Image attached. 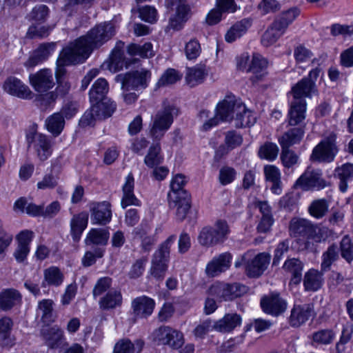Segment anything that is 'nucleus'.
Listing matches in <instances>:
<instances>
[{"instance_id": "nucleus-1", "label": "nucleus", "mask_w": 353, "mask_h": 353, "mask_svg": "<svg viewBox=\"0 0 353 353\" xmlns=\"http://www.w3.org/2000/svg\"><path fill=\"white\" fill-rule=\"evenodd\" d=\"M114 33V27L111 22L97 25L85 35L80 37L65 47L61 59L65 63L84 62L94 48L103 45Z\"/></svg>"}, {"instance_id": "nucleus-2", "label": "nucleus", "mask_w": 353, "mask_h": 353, "mask_svg": "<svg viewBox=\"0 0 353 353\" xmlns=\"http://www.w3.org/2000/svg\"><path fill=\"white\" fill-rule=\"evenodd\" d=\"M179 113V108L174 105L168 102H163L162 108L157 111L153 117L150 130L151 137L159 141L165 132L170 128L174 118Z\"/></svg>"}, {"instance_id": "nucleus-3", "label": "nucleus", "mask_w": 353, "mask_h": 353, "mask_svg": "<svg viewBox=\"0 0 353 353\" xmlns=\"http://www.w3.org/2000/svg\"><path fill=\"white\" fill-rule=\"evenodd\" d=\"M230 228L226 221L218 220L213 226L202 228L198 236L199 243L206 247L223 243L228 236Z\"/></svg>"}, {"instance_id": "nucleus-4", "label": "nucleus", "mask_w": 353, "mask_h": 353, "mask_svg": "<svg viewBox=\"0 0 353 353\" xmlns=\"http://www.w3.org/2000/svg\"><path fill=\"white\" fill-rule=\"evenodd\" d=\"M167 9L175 11L174 15L169 19L167 28L174 30H181L191 16V8L187 0H165Z\"/></svg>"}, {"instance_id": "nucleus-5", "label": "nucleus", "mask_w": 353, "mask_h": 353, "mask_svg": "<svg viewBox=\"0 0 353 353\" xmlns=\"http://www.w3.org/2000/svg\"><path fill=\"white\" fill-rule=\"evenodd\" d=\"M241 103L237 102L234 97L228 96L222 101L219 102L216 108V115L205 122L203 125L204 130H208L212 127L216 125L219 121H229L234 120L237 105Z\"/></svg>"}, {"instance_id": "nucleus-6", "label": "nucleus", "mask_w": 353, "mask_h": 353, "mask_svg": "<svg viewBox=\"0 0 353 353\" xmlns=\"http://www.w3.org/2000/svg\"><path fill=\"white\" fill-rule=\"evenodd\" d=\"M247 292V287L240 283L227 284L216 282L208 289V294L215 296L219 301H232Z\"/></svg>"}, {"instance_id": "nucleus-7", "label": "nucleus", "mask_w": 353, "mask_h": 353, "mask_svg": "<svg viewBox=\"0 0 353 353\" xmlns=\"http://www.w3.org/2000/svg\"><path fill=\"white\" fill-rule=\"evenodd\" d=\"M150 76L151 73L149 70L141 69L125 74H118L116 77V81L121 83V88L125 91L144 89L148 86V81Z\"/></svg>"}, {"instance_id": "nucleus-8", "label": "nucleus", "mask_w": 353, "mask_h": 353, "mask_svg": "<svg viewBox=\"0 0 353 353\" xmlns=\"http://www.w3.org/2000/svg\"><path fill=\"white\" fill-rule=\"evenodd\" d=\"M270 256L264 252L254 256L252 251H248L242 256L247 274L250 277L259 276L267 268Z\"/></svg>"}, {"instance_id": "nucleus-9", "label": "nucleus", "mask_w": 353, "mask_h": 353, "mask_svg": "<svg viewBox=\"0 0 353 353\" xmlns=\"http://www.w3.org/2000/svg\"><path fill=\"white\" fill-rule=\"evenodd\" d=\"M28 148L32 145L38 158L46 161L52 154V143L48 137L32 130L26 134Z\"/></svg>"}, {"instance_id": "nucleus-10", "label": "nucleus", "mask_w": 353, "mask_h": 353, "mask_svg": "<svg viewBox=\"0 0 353 353\" xmlns=\"http://www.w3.org/2000/svg\"><path fill=\"white\" fill-rule=\"evenodd\" d=\"M326 185L319 170L307 168L294 184V188L307 191L314 188L322 189Z\"/></svg>"}, {"instance_id": "nucleus-11", "label": "nucleus", "mask_w": 353, "mask_h": 353, "mask_svg": "<svg viewBox=\"0 0 353 353\" xmlns=\"http://www.w3.org/2000/svg\"><path fill=\"white\" fill-rule=\"evenodd\" d=\"M336 137L330 135L321 141L313 150L311 159L320 162H331L337 152Z\"/></svg>"}, {"instance_id": "nucleus-12", "label": "nucleus", "mask_w": 353, "mask_h": 353, "mask_svg": "<svg viewBox=\"0 0 353 353\" xmlns=\"http://www.w3.org/2000/svg\"><path fill=\"white\" fill-rule=\"evenodd\" d=\"M91 221L93 224L105 225L112 219L111 204L108 201L93 202L90 204Z\"/></svg>"}, {"instance_id": "nucleus-13", "label": "nucleus", "mask_w": 353, "mask_h": 353, "mask_svg": "<svg viewBox=\"0 0 353 353\" xmlns=\"http://www.w3.org/2000/svg\"><path fill=\"white\" fill-rule=\"evenodd\" d=\"M30 85L37 92H45L52 88L54 81L52 72L49 69H42L29 76Z\"/></svg>"}, {"instance_id": "nucleus-14", "label": "nucleus", "mask_w": 353, "mask_h": 353, "mask_svg": "<svg viewBox=\"0 0 353 353\" xmlns=\"http://www.w3.org/2000/svg\"><path fill=\"white\" fill-rule=\"evenodd\" d=\"M232 258L229 252H224L214 257L206 265V275L208 277H215L225 272L230 267Z\"/></svg>"}, {"instance_id": "nucleus-15", "label": "nucleus", "mask_w": 353, "mask_h": 353, "mask_svg": "<svg viewBox=\"0 0 353 353\" xmlns=\"http://www.w3.org/2000/svg\"><path fill=\"white\" fill-rule=\"evenodd\" d=\"M3 87L4 90L10 95L23 99H31L33 97V93L28 86L14 77H8Z\"/></svg>"}, {"instance_id": "nucleus-16", "label": "nucleus", "mask_w": 353, "mask_h": 353, "mask_svg": "<svg viewBox=\"0 0 353 353\" xmlns=\"http://www.w3.org/2000/svg\"><path fill=\"white\" fill-rule=\"evenodd\" d=\"M263 310L269 314L279 316L287 308V303L277 294H272L261 300Z\"/></svg>"}, {"instance_id": "nucleus-17", "label": "nucleus", "mask_w": 353, "mask_h": 353, "mask_svg": "<svg viewBox=\"0 0 353 353\" xmlns=\"http://www.w3.org/2000/svg\"><path fill=\"white\" fill-rule=\"evenodd\" d=\"M169 206L176 208V216L178 220L183 221L190 208V198L188 192H183L182 196L174 194H168Z\"/></svg>"}, {"instance_id": "nucleus-18", "label": "nucleus", "mask_w": 353, "mask_h": 353, "mask_svg": "<svg viewBox=\"0 0 353 353\" xmlns=\"http://www.w3.org/2000/svg\"><path fill=\"white\" fill-rule=\"evenodd\" d=\"M314 314L313 307L310 304L294 305L291 310L289 323L292 327H299Z\"/></svg>"}, {"instance_id": "nucleus-19", "label": "nucleus", "mask_w": 353, "mask_h": 353, "mask_svg": "<svg viewBox=\"0 0 353 353\" xmlns=\"http://www.w3.org/2000/svg\"><path fill=\"white\" fill-rule=\"evenodd\" d=\"M56 45L54 42L41 44L30 56L26 66L32 68L46 61L54 51Z\"/></svg>"}, {"instance_id": "nucleus-20", "label": "nucleus", "mask_w": 353, "mask_h": 353, "mask_svg": "<svg viewBox=\"0 0 353 353\" xmlns=\"http://www.w3.org/2000/svg\"><path fill=\"white\" fill-rule=\"evenodd\" d=\"M21 301V294L14 288L5 289L0 292V309L3 311L10 310L19 305Z\"/></svg>"}, {"instance_id": "nucleus-21", "label": "nucleus", "mask_w": 353, "mask_h": 353, "mask_svg": "<svg viewBox=\"0 0 353 353\" xmlns=\"http://www.w3.org/2000/svg\"><path fill=\"white\" fill-rule=\"evenodd\" d=\"M294 100H305V97H311L317 92L316 84L310 79H302L292 88Z\"/></svg>"}, {"instance_id": "nucleus-22", "label": "nucleus", "mask_w": 353, "mask_h": 353, "mask_svg": "<svg viewBox=\"0 0 353 353\" xmlns=\"http://www.w3.org/2000/svg\"><path fill=\"white\" fill-rule=\"evenodd\" d=\"M154 301L146 296L137 297L132 302L133 314L137 317H147L150 316L154 310Z\"/></svg>"}, {"instance_id": "nucleus-23", "label": "nucleus", "mask_w": 353, "mask_h": 353, "mask_svg": "<svg viewBox=\"0 0 353 353\" xmlns=\"http://www.w3.org/2000/svg\"><path fill=\"white\" fill-rule=\"evenodd\" d=\"M88 223V213L81 212L74 214L70 220V234L74 242H78Z\"/></svg>"}, {"instance_id": "nucleus-24", "label": "nucleus", "mask_w": 353, "mask_h": 353, "mask_svg": "<svg viewBox=\"0 0 353 353\" xmlns=\"http://www.w3.org/2000/svg\"><path fill=\"white\" fill-rule=\"evenodd\" d=\"M41 335L46 345L52 349L61 347L64 341L63 332L57 325L42 329Z\"/></svg>"}, {"instance_id": "nucleus-25", "label": "nucleus", "mask_w": 353, "mask_h": 353, "mask_svg": "<svg viewBox=\"0 0 353 353\" xmlns=\"http://www.w3.org/2000/svg\"><path fill=\"white\" fill-rule=\"evenodd\" d=\"M123 47L124 43L119 41L112 50L108 65V69L111 72H116L122 70L124 66L127 67L128 63L124 57Z\"/></svg>"}, {"instance_id": "nucleus-26", "label": "nucleus", "mask_w": 353, "mask_h": 353, "mask_svg": "<svg viewBox=\"0 0 353 353\" xmlns=\"http://www.w3.org/2000/svg\"><path fill=\"white\" fill-rule=\"evenodd\" d=\"M241 323V317L236 313L226 314L222 319L214 321L213 328L220 332H230Z\"/></svg>"}, {"instance_id": "nucleus-27", "label": "nucleus", "mask_w": 353, "mask_h": 353, "mask_svg": "<svg viewBox=\"0 0 353 353\" xmlns=\"http://www.w3.org/2000/svg\"><path fill=\"white\" fill-rule=\"evenodd\" d=\"M234 125L236 128L250 127L256 122V117L243 103H239L234 117Z\"/></svg>"}, {"instance_id": "nucleus-28", "label": "nucleus", "mask_w": 353, "mask_h": 353, "mask_svg": "<svg viewBox=\"0 0 353 353\" xmlns=\"http://www.w3.org/2000/svg\"><path fill=\"white\" fill-rule=\"evenodd\" d=\"M134 190V177L130 173L126 177V181L123 186V197L121 205L122 208H125L128 205L139 206L141 205L139 200L135 196Z\"/></svg>"}, {"instance_id": "nucleus-29", "label": "nucleus", "mask_w": 353, "mask_h": 353, "mask_svg": "<svg viewBox=\"0 0 353 353\" xmlns=\"http://www.w3.org/2000/svg\"><path fill=\"white\" fill-rule=\"evenodd\" d=\"M306 105L305 100H294L292 102L288 114L289 124L290 125H299L304 121L305 119Z\"/></svg>"}, {"instance_id": "nucleus-30", "label": "nucleus", "mask_w": 353, "mask_h": 353, "mask_svg": "<svg viewBox=\"0 0 353 353\" xmlns=\"http://www.w3.org/2000/svg\"><path fill=\"white\" fill-rule=\"evenodd\" d=\"M264 174L266 181L272 183L270 187L272 192L278 195L281 194L282 183L279 170L275 165H268L264 167Z\"/></svg>"}, {"instance_id": "nucleus-31", "label": "nucleus", "mask_w": 353, "mask_h": 353, "mask_svg": "<svg viewBox=\"0 0 353 353\" xmlns=\"http://www.w3.org/2000/svg\"><path fill=\"white\" fill-rule=\"evenodd\" d=\"M13 326L12 320L8 316L0 319V345L2 347H10L15 343L14 339L11 336Z\"/></svg>"}, {"instance_id": "nucleus-32", "label": "nucleus", "mask_w": 353, "mask_h": 353, "mask_svg": "<svg viewBox=\"0 0 353 353\" xmlns=\"http://www.w3.org/2000/svg\"><path fill=\"white\" fill-rule=\"evenodd\" d=\"M92 104V111L95 112L97 119L99 120L105 119L112 116L117 108V105L110 99H105L101 101H94Z\"/></svg>"}, {"instance_id": "nucleus-33", "label": "nucleus", "mask_w": 353, "mask_h": 353, "mask_svg": "<svg viewBox=\"0 0 353 353\" xmlns=\"http://www.w3.org/2000/svg\"><path fill=\"white\" fill-rule=\"evenodd\" d=\"M175 239L176 236L171 235L164 242L160 244L158 249L153 254L152 261L168 265L170 248Z\"/></svg>"}, {"instance_id": "nucleus-34", "label": "nucleus", "mask_w": 353, "mask_h": 353, "mask_svg": "<svg viewBox=\"0 0 353 353\" xmlns=\"http://www.w3.org/2000/svg\"><path fill=\"white\" fill-rule=\"evenodd\" d=\"M304 133V127L291 128L279 139V143L281 147L290 148L294 144L299 143Z\"/></svg>"}, {"instance_id": "nucleus-35", "label": "nucleus", "mask_w": 353, "mask_h": 353, "mask_svg": "<svg viewBox=\"0 0 353 353\" xmlns=\"http://www.w3.org/2000/svg\"><path fill=\"white\" fill-rule=\"evenodd\" d=\"M122 295L120 291H108L99 301V307L103 310H109L120 307L122 304Z\"/></svg>"}, {"instance_id": "nucleus-36", "label": "nucleus", "mask_w": 353, "mask_h": 353, "mask_svg": "<svg viewBox=\"0 0 353 353\" xmlns=\"http://www.w3.org/2000/svg\"><path fill=\"white\" fill-rule=\"evenodd\" d=\"M268 61L261 55L254 54L248 71L254 74L250 77L252 83H256L263 77V70L267 68Z\"/></svg>"}, {"instance_id": "nucleus-37", "label": "nucleus", "mask_w": 353, "mask_h": 353, "mask_svg": "<svg viewBox=\"0 0 353 353\" xmlns=\"http://www.w3.org/2000/svg\"><path fill=\"white\" fill-rule=\"evenodd\" d=\"M252 21L249 19H243L234 23L226 32L225 39L228 43H232L242 37L251 26Z\"/></svg>"}, {"instance_id": "nucleus-38", "label": "nucleus", "mask_w": 353, "mask_h": 353, "mask_svg": "<svg viewBox=\"0 0 353 353\" xmlns=\"http://www.w3.org/2000/svg\"><path fill=\"white\" fill-rule=\"evenodd\" d=\"M283 270L291 274V282L299 284L302 279L303 263L298 259L293 258L285 261L283 265Z\"/></svg>"}, {"instance_id": "nucleus-39", "label": "nucleus", "mask_w": 353, "mask_h": 353, "mask_svg": "<svg viewBox=\"0 0 353 353\" xmlns=\"http://www.w3.org/2000/svg\"><path fill=\"white\" fill-rule=\"evenodd\" d=\"M301 11L297 7H292L286 11L281 13L274 22L279 30L286 31L288 26L297 18Z\"/></svg>"}, {"instance_id": "nucleus-40", "label": "nucleus", "mask_w": 353, "mask_h": 353, "mask_svg": "<svg viewBox=\"0 0 353 353\" xmlns=\"http://www.w3.org/2000/svg\"><path fill=\"white\" fill-rule=\"evenodd\" d=\"M207 73L205 72V66L203 65H196L192 68H188L185 74V81L190 87H194L201 83Z\"/></svg>"}, {"instance_id": "nucleus-41", "label": "nucleus", "mask_w": 353, "mask_h": 353, "mask_svg": "<svg viewBox=\"0 0 353 353\" xmlns=\"http://www.w3.org/2000/svg\"><path fill=\"white\" fill-rule=\"evenodd\" d=\"M109 232L103 228H92L87 234L85 243L87 245H105L109 239Z\"/></svg>"}, {"instance_id": "nucleus-42", "label": "nucleus", "mask_w": 353, "mask_h": 353, "mask_svg": "<svg viewBox=\"0 0 353 353\" xmlns=\"http://www.w3.org/2000/svg\"><path fill=\"white\" fill-rule=\"evenodd\" d=\"M143 345L141 340H137L132 343L130 339H123L115 344L113 353H140Z\"/></svg>"}, {"instance_id": "nucleus-43", "label": "nucleus", "mask_w": 353, "mask_h": 353, "mask_svg": "<svg viewBox=\"0 0 353 353\" xmlns=\"http://www.w3.org/2000/svg\"><path fill=\"white\" fill-rule=\"evenodd\" d=\"M312 223L305 219L294 218L290 223V232L291 236H307Z\"/></svg>"}, {"instance_id": "nucleus-44", "label": "nucleus", "mask_w": 353, "mask_h": 353, "mask_svg": "<svg viewBox=\"0 0 353 353\" xmlns=\"http://www.w3.org/2000/svg\"><path fill=\"white\" fill-rule=\"evenodd\" d=\"M14 210H18L22 212H26L28 214L32 216H42L43 205H36L33 203H28L26 198L21 197L14 203Z\"/></svg>"}, {"instance_id": "nucleus-45", "label": "nucleus", "mask_w": 353, "mask_h": 353, "mask_svg": "<svg viewBox=\"0 0 353 353\" xmlns=\"http://www.w3.org/2000/svg\"><path fill=\"white\" fill-rule=\"evenodd\" d=\"M335 176L339 180V189L344 192L347 189V182L353 178V164L347 163L335 170Z\"/></svg>"}, {"instance_id": "nucleus-46", "label": "nucleus", "mask_w": 353, "mask_h": 353, "mask_svg": "<svg viewBox=\"0 0 353 353\" xmlns=\"http://www.w3.org/2000/svg\"><path fill=\"white\" fill-rule=\"evenodd\" d=\"M108 89V83L105 79L100 78L97 79L92 85L89 92L91 103H94V101L106 99L105 95Z\"/></svg>"}, {"instance_id": "nucleus-47", "label": "nucleus", "mask_w": 353, "mask_h": 353, "mask_svg": "<svg viewBox=\"0 0 353 353\" xmlns=\"http://www.w3.org/2000/svg\"><path fill=\"white\" fill-rule=\"evenodd\" d=\"M161 151L160 143H153L150 145L144 158V163L150 168H154L161 164L163 161V157L161 154Z\"/></svg>"}, {"instance_id": "nucleus-48", "label": "nucleus", "mask_w": 353, "mask_h": 353, "mask_svg": "<svg viewBox=\"0 0 353 353\" xmlns=\"http://www.w3.org/2000/svg\"><path fill=\"white\" fill-rule=\"evenodd\" d=\"M323 283L322 274L315 270H310L304 276L303 284L307 291H316L319 290Z\"/></svg>"}, {"instance_id": "nucleus-49", "label": "nucleus", "mask_w": 353, "mask_h": 353, "mask_svg": "<svg viewBox=\"0 0 353 353\" xmlns=\"http://www.w3.org/2000/svg\"><path fill=\"white\" fill-rule=\"evenodd\" d=\"M329 208V202L325 199L314 200L308 207L309 214L316 219L324 217Z\"/></svg>"}, {"instance_id": "nucleus-50", "label": "nucleus", "mask_w": 353, "mask_h": 353, "mask_svg": "<svg viewBox=\"0 0 353 353\" xmlns=\"http://www.w3.org/2000/svg\"><path fill=\"white\" fill-rule=\"evenodd\" d=\"M339 258V248L336 244L332 243L322 254L321 270L326 272L330 270L332 264Z\"/></svg>"}, {"instance_id": "nucleus-51", "label": "nucleus", "mask_w": 353, "mask_h": 353, "mask_svg": "<svg viewBox=\"0 0 353 353\" xmlns=\"http://www.w3.org/2000/svg\"><path fill=\"white\" fill-rule=\"evenodd\" d=\"M127 52L131 56H139L141 58L151 57L154 54L151 43H145L143 45L131 43L128 46Z\"/></svg>"}, {"instance_id": "nucleus-52", "label": "nucleus", "mask_w": 353, "mask_h": 353, "mask_svg": "<svg viewBox=\"0 0 353 353\" xmlns=\"http://www.w3.org/2000/svg\"><path fill=\"white\" fill-rule=\"evenodd\" d=\"M277 28L273 21L261 37V42L263 46L268 47L273 45L285 33L283 30H279Z\"/></svg>"}, {"instance_id": "nucleus-53", "label": "nucleus", "mask_w": 353, "mask_h": 353, "mask_svg": "<svg viewBox=\"0 0 353 353\" xmlns=\"http://www.w3.org/2000/svg\"><path fill=\"white\" fill-rule=\"evenodd\" d=\"M46 125L49 132L54 136H58L63 129L64 117L61 113H54L46 119Z\"/></svg>"}, {"instance_id": "nucleus-54", "label": "nucleus", "mask_w": 353, "mask_h": 353, "mask_svg": "<svg viewBox=\"0 0 353 353\" xmlns=\"http://www.w3.org/2000/svg\"><path fill=\"white\" fill-rule=\"evenodd\" d=\"M64 276L57 267H50L44 270L45 281L50 285L59 286L63 281Z\"/></svg>"}, {"instance_id": "nucleus-55", "label": "nucleus", "mask_w": 353, "mask_h": 353, "mask_svg": "<svg viewBox=\"0 0 353 353\" xmlns=\"http://www.w3.org/2000/svg\"><path fill=\"white\" fill-rule=\"evenodd\" d=\"M330 235V231L325 227H318L312 225L310 232L307 234V240H312L316 243L325 241Z\"/></svg>"}, {"instance_id": "nucleus-56", "label": "nucleus", "mask_w": 353, "mask_h": 353, "mask_svg": "<svg viewBox=\"0 0 353 353\" xmlns=\"http://www.w3.org/2000/svg\"><path fill=\"white\" fill-rule=\"evenodd\" d=\"M340 252L342 258L348 263L353 261V241L349 235L342 238L340 242Z\"/></svg>"}, {"instance_id": "nucleus-57", "label": "nucleus", "mask_w": 353, "mask_h": 353, "mask_svg": "<svg viewBox=\"0 0 353 353\" xmlns=\"http://www.w3.org/2000/svg\"><path fill=\"white\" fill-rule=\"evenodd\" d=\"M133 233L135 236L141 239V248L144 252H148L155 243V239L152 236H148L146 232L139 228H134Z\"/></svg>"}, {"instance_id": "nucleus-58", "label": "nucleus", "mask_w": 353, "mask_h": 353, "mask_svg": "<svg viewBox=\"0 0 353 353\" xmlns=\"http://www.w3.org/2000/svg\"><path fill=\"white\" fill-rule=\"evenodd\" d=\"M335 338V333L331 329L321 330L312 334L313 341L321 345L330 344Z\"/></svg>"}, {"instance_id": "nucleus-59", "label": "nucleus", "mask_w": 353, "mask_h": 353, "mask_svg": "<svg viewBox=\"0 0 353 353\" xmlns=\"http://www.w3.org/2000/svg\"><path fill=\"white\" fill-rule=\"evenodd\" d=\"M281 161L285 168H290L296 165L299 156L290 148L281 147Z\"/></svg>"}, {"instance_id": "nucleus-60", "label": "nucleus", "mask_w": 353, "mask_h": 353, "mask_svg": "<svg viewBox=\"0 0 353 353\" xmlns=\"http://www.w3.org/2000/svg\"><path fill=\"white\" fill-rule=\"evenodd\" d=\"M53 301L50 299H43L39 303L38 310L41 312V320L43 323H49L52 321Z\"/></svg>"}, {"instance_id": "nucleus-61", "label": "nucleus", "mask_w": 353, "mask_h": 353, "mask_svg": "<svg viewBox=\"0 0 353 353\" xmlns=\"http://www.w3.org/2000/svg\"><path fill=\"white\" fill-rule=\"evenodd\" d=\"M172 327L168 326H161L155 330L152 334L153 341L157 345H168L171 334Z\"/></svg>"}, {"instance_id": "nucleus-62", "label": "nucleus", "mask_w": 353, "mask_h": 353, "mask_svg": "<svg viewBox=\"0 0 353 353\" xmlns=\"http://www.w3.org/2000/svg\"><path fill=\"white\" fill-rule=\"evenodd\" d=\"M279 153L278 146L273 143H266L260 148L259 155L261 158L268 159L269 161L274 160Z\"/></svg>"}, {"instance_id": "nucleus-63", "label": "nucleus", "mask_w": 353, "mask_h": 353, "mask_svg": "<svg viewBox=\"0 0 353 353\" xmlns=\"http://www.w3.org/2000/svg\"><path fill=\"white\" fill-rule=\"evenodd\" d=\"M181 75L179 72L172 68L168 69L159 79L157 82V86H165L170 84H173L177 81L180 80Z\"/></svg>"}, {"instance_id": "nucleus-64", "label": "nucleus", "mask_w": 353, "mask_h": 353, "mask_svg": "<svg viewBox=\"0 0 353 353\" xmlns=\"http://www.w3.org/2000/svg\"><path fill=\"white\" fill-rule=\"evenodd\" d=\"M236 176V171L234 168L224 166L219 170V180L221 185H226L231 183Z\"/></svg>"}]
</instances>
